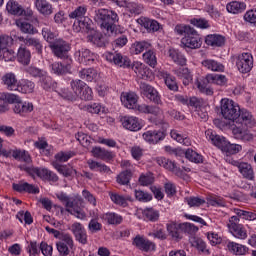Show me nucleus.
I'll use <instances>...</instances> for the list:
<instances>
[{
    "instance_id": "obj_1",
    "label": "nucleus",
    "mask_w": 256,
    "mask_h": 256,
    "mask_svg": "<svg viewBox=\"0 0 256 256\" xmlns=\"http://www.w3.org/2000/svg\"><path fill=\"white\" fill-rule=\"evenodd\" d=\"M220 109L221 115L224 117V119H228V121H233V123H236L235 127L232 129L235 139H239L244 143L253 141L255 135H253L249 129L244 128L255 127V119L249 111L241 110L239 106L235 105L233 100H229L227 98L221 100Z\"/></svg>"
},
{
    "instance_id": "obj_2",
    "label": "nucleus",
    "mask_w": 256,
    "mask_h": 256,
    "mask_svg": "<svg viewBox=\"0 0 256 256\" xmlns=\"http://www.w3.org/2000/svg\"><path fill=\"white\" fill-rule=\"evenodd\" d=\"M95 20L99 23L102 31L109 37L113 35H120L114 41V47H125L129 42L127 35L123 34V27L118 25L119 15L117 12L109 9H99L96 11Z\"/></svg>"
},
{
    "instance_id": "obj_3",
    "label": "nucleus",
    "mask_w": 256,
    "mask_h": 256,
    "mask_svg": "<svg viewBox=\"0 0 256 256\" xmlns=\"http://www.w3.org/2000/svg\"><path fill=\"white\" fill-rule=\"evenodd\" d=\"M9 104H14L13 111L25 116L33 111V103L21 101V97L13 93H0V114L9 111Z\"/></svg>"
},
{
    "instance_id": "obj_4",
    "label": "nucleus",
    "mask_w": 256,
    "mask_h": 256,
    "mask_svg": "<svg viewBox=\"0 0 256 256\" xmlns=\"http://www.w3.org/2000/svg\"><path fill=\"white\" fill-rule=\"evenodd\" d=\"M177 35H184L181 39L182 45L188 49H199L203 45L201 36L191 26L185 24H177L174 29Z\"/></svg>"
},
{
    "instance_id": "obj_5",
    "label": "nucleus",
    "mask_w": 256,
    "mask_h": 256,
    "mask_svg": "<svg viewBox=\"0 0 256 256\" xmlns=\"http://www.w3.org/2000/svg\"><path fill=\"white\" fill-rule=\"evenodd\" d=\"M209 84L224 87V85H227V77L222 74H208L201 82H197V87L204 95H213L212 88L208 87Z\"/></svg>"
},
{
    "instance_id": "obj_6",
    "label": "nucleus",
    "mask_w": 256,
    "mask_h": 256,
    "mask_svg": "<svg viewBox=\"0 0 256 256\" xmlns=\"http://www.w3.org/2000/svg\"><path fill=\"white\" fill-rule=\"evenodd\" d=\"M49 47L57 59H69V51H71V44L69 42L59 38L49 45Z\"/></svg>"
},
{
    "instance_id": "obj_7",
    "label": "nucleus",
    "mask_w": 256,
    "mask_h": 256,
    "mask_svg": "<svg viewBox=\"0 0 256 256\" xmlns=\"http://www.w3.org/2000/svg\"><path fill=\"white\" fill-rule=\"evenodd\" d=\"M226 163H230V165L237 167L239 173L242 174L244 179H248V181H255V172L253 171V166H251V164L234 160L231 157L226 158Z\"/></svg>"
},
{
    "instance_id": "obj_8",
    "label": "nucleus",
    "mask_w": 256,
    "mask_h": 256,
    "mask_svg": "<svg viewBox=\"0 0 256 256\" xmlns=\"http://www.w3.org/2000/svg\"><path fill=\"white\" fill-rule=\"evenodd\" d=\"M241 220L237 216H231L227 223V227L236 239H247V230L243 224L239 223Z\"/></svg>"
},
{
    "instance_id": "obj_9",
    "label": "nucleus",
    "mask_w": 256,
    "mask_h": 256,
    "mask_svg": "<svg viewBox=\"0 0 256 256\" xmlns=\"http://www.w3.org/2000/svg\"><path fill=\"white\" fill-rule=\"evenodd\" d=\"M11 43V37L7 35L0 36V59L4 61H15L17 54L12 49L7 48Z\"/></svg>"
},
{
    "instance_id": "obj_10",
    "label": "nucleus",
    "mask_w": 256,
    "mask_h": 256,
    "mask_svg": "<svg viewBox=\"0 0 256 256\" xmlns=\"http://www.w3.org/2000/svg\"><path fill=\"white\" fill-rule=\"evenodd\" d=\"M18 168L20 169V171H25V173L32 177V179L39 177V179H42L43 181L47 180L50 171L49 169L46 168H39L33 165L27 166L25 164L19 165Z\"/></svg>"
},
{
    "instance_id": "obj_11",
    "label": "nucleus",
    "mask_w": 256,
    "mask_h": 256,
    "mask_svg": "<svg viewBox=\"0 0 256 256\" xmlns=\"http://www.w3.org/2000/svg\"><path fill=\"white\" fill-rule=\"evenodd\" d=\"M236 66L240 73H249L253 69V55L251 53H242L238 55Z\"/></svg>"
},
{
    "instance_id": "obj_12",
    "label": "nucleus",
    "mask_w": 256,
    "mask_h": 256,
    "mask_svg": "<svg viewBox=\"0 0 256 256\" xmlns=\"http://www.w3.org/2000/svg\"><path fill=\"white\" fill-rule=\"evenodd\" d=\"M73 30L76 33H93L95 31V24L91 18L86 16L80 20L74 21Z\"/></svg>"
},
{
    "instance_id": "obj_13",
    "label": "nucleus",
    "mask_w": 256,
    "mask_h": 256,
    "mask_svg": "<svg viewBox=\"0 0 256 256\" xmlns=\"http://www.w3.org/2000/svg\"><path fill=\"white\" fill-rule=\"evenodd\" d=\"M132 245H134L136 249H139L144 253H151V251H155V247H156L151 240L141 235H136L133 238Z\"/></svg>"
},
{
    "instance_id": "obj_14",
    "label": "nucleus",
    "mask_w": 256,
    "mask_h": 256,
    "mask_svg": "<svg viewBox=\"0 0 256 256\" xmlns=\"http://www.w3.org/2000/svg\"><path fill=\"white\" fill-rule=\"evenodd\" d=\"M106 60L123 69H129V67H131V59L127 56H123L121 53L108 52L106 54Z\"/></svg>"
},
{
    "instance_id": "obj_15",
    "label": "nucleus",
    "mask_w": 256,
    "mask_h": 256,
    "mask_svg": "<svg viewBox=\"0 0 256 256\" xmlns=\"http://www.w3.org/2000/svg\"><path fill=\"white\" fill-rule=\"evenodd\" d=\"M75 58L82 65H93L97 61V54L89 49L82 48L75 53Z\"/></svg>"
},
{
    "instance_id": "obj_16",
    "label": "nucleus",
    "mask_w": 256,
    "mask_h": 256,
    "mask_svg": "<svg viewBox=\"0 0 256 256\" xmlns=\"http://www.w3.org/2000/svg\"><path fill=\"white\" fill-rule=\"evenodd\" d=\"M166 136L167 133L164 130H148L142 135L143 139L151 145H157V143H159V141H163Z\"/></svg>"
},
{
    "instance_id": "obj_17",
    "label": "nucleus",
    "mask_w": 256,
    "mask_h": 256,
    "mask_svg": "<svg viewBox=\"0 0 256 256\" xmlns=\"http://www.w3.org/2000/svg\"><path fill=\"white\" fill-rule=\"evenodd\" d=\"M156 163H158V165L160 167H164V169H167L168 171L175 173L177 177H183V175H185L183 170L181 168L177 167V164H175V162H173L165 157L157 158Z\"/></svg>"
},
{
    "instance_id": "obj_18",
    "label": "nucleus",
    "mask_w": 256,
    "mask_h": 256,
    "mask_svg": "<svg viewBox=\"0 0 256 256\" xmlns=\"http://www.w3.org/2000/svg\"><path fill=\"white\" fill-rule=\"evenodd\" d=\"M56 247L61 256L69 255V249H73V238L69 234H64L62 240L56 243Z\"/></svg>"
},
{
    "instance_id": "obj_19",
    "label": "nucleus",
    "mask_w": 256,
    "mask_h": 256,
    "mask_svg": "<svg viewBox=\"0 0 256 256\" xmlns=\"http://www.w3.org/2000/svg\"><path fill=\"white\" fill-rule=\"evenodd\" d=\"M137 101H139V96H137L135 92H126L121 95V102L127 109H135L136 111H139L140 105L137 104Z\"/></svg>"
},
{
    "instance_id": "obj_20",
    "label": "nucleus",
    "mask_w": 256,
    "mask_h": 256,
    "mask_svg": "<svg viewBox=\"0 0 256 256\" xmlns=\"http://www.w3.org/2000/svg\"><path fill=\"white\" fill-rule=\"evenodd\" d=\"M121 123L124 129H127L128 131H140L142 127L139 118L134 116H123L121 118Z\"/></svg>"
},
{
    "instance_id": "obj_21",
    "label": "nucleus",
    "mask_w": 256,
    "mask_h": 256,
    "mask_svg": "<svg viewBox=\"0 0 256 256\" xmlns=\"http://www.w3.org/2000/svg\"><path fill=\"white\" fill-rule=\"evenodd\" d=\"M2 83L5 85L8 91H17V87L19 86V81L17 80V76L13 72L6 73L2 76Z\"/></svg>"
},
{
    "instance_id": "obj_22",
    "label": "nucleus",
    "mask_w": 256,
    "mask_h": 256,
    "mask_svg": "<svg viewBox=\"0 0 256 256\" xmlns=\"http://www.w3.org/2000/svg\"><path fill=\"white\" fill-rule=\"evenodd\" d=\"M35 7L43 17L53 15V5L47 0H35Z\"/></svg>"
},
{
    "instance_id": "obj_23",
    "label": "nucleus",
    "mask_w": 256,
    "mask_h": 256,
    "mask_svg": "<svg viewBox=\"0 0 256 256\" xmlns=\"http://www.w3.org/2000/svg\"><path fill=\"white\" fill-rule=\"evenodd\" d=\"M205 135L206 138H208L213 143V145H215V147H218V149H221L222 151L225 145H227L225 137L213 133V130H206Z\"/></svg>"
},
{
    "instance_id": "obj_24",
    "label": "nucleus",
    "mask_w": 256,
    "mask_h": 256,
    "mask_svg": "<svg viewBox=\"0 0 256 256\" xmlns=\"http://www.w3.org/2000/svg\"><path fill=\"white\" fill-rule=\"evenodd\" d=\"M168 235L171 237L172 241L179 243L183 239V230H181V224L176 223L167 224Z\"/></svg>"
},
{
    "instance_id": "obj_25",
    "label": "nucleus",
    "mask_w": 256,
    "mask_h": 256,
    "mask_svg": "<svg viewBox=\"0 0 256 256\" xmlns=\"http://www.w3.org/2000/svg\"><path fill=\"white\" fill-rule=\"evenodd\" d=\"M138 23L141 27H144L148 33H155L161 29V24H159V22L149 18H139Z\"/></svg>"
},
{
    "instance_id": "obj_26",
    "label": "nucleus",
    "mask_w": 256,
    "mask_h": 256,
    "mask_svg": "<svg viewBox=\"0 0 256 256\" xmlns=\"http://www.w3.org/2000/svg\"><path fill=\"white\" fill-rule=\"evenodd\" d=\"M13 189L14 191H17V193H30L32 195H37V193H39L38 187L27 182L13 184Z\"/></svg>"
},
{
    "instance_id": "obj_27",
    "label": "nucleus",
    "mask_w": 256,
    "mask_h": 256,
    "mask_svg": "<svg viewBox=\"0 0 256 256\" xmlns=\"http://www.w3.org/2000/svg\"><path fill=\"white\" fill-rule=\"evenodd\" d=\"M16 59L21 65H29L31 63V50L25 46H20L16 54Z\"/></svg>"
},
{
    "instance_id": "obj_28",
    "label": "nucleus",
    "mask_w": 256,
    "mask_h": 256,
    "mask_svg": "<svg viewBox=\"0 0 256 256\" xmlns=\"http://www.w3.org/2000/svg\"><path fill=\"white\" fill-rule=\"evenodd\" d=\"M79 77L83 81H87L88 83H93V81H97V77H99V73L94 68H83L79 71Z\"/></svg>"
},
{
    "instance_id": "obj_29",
    "label": "nucleus",
    "mask_w": 256,
    "mask_h": 256,
    "mask_svg": "<svg viewBox=\"0 0 256 256\" xmlns=\"http://www.w3.org/2000/svg\"><path fill=\"white\" fill-rule=\"evenodd\" d=\"M51 73L54 75H67L71 73V65L69 63L63 64L61 62H54L50 65Z\"/></svg>"
},
{
    "instance_id": "obj_30",
    "label": "nucleus",
    "mask_w": 256,
    "mask_h": 256,
    "mask_svg": "<svg viewBox=\"0 0 256 256\" xmlns=\"http://www.w3.org/2000/svg\"><path fill=\"white\" fill-rule=\"evenodd\" d=\"M39 83L45 91H55L57 89V82L51 76L47 75V73H44L40 77Z\"/></svg>"
},
{
    "instance_id": "obj_31",
    "label": "nucleus",
    "mask_w": 256,
    "mask_h": 256,
    "mask_svg": "<svg viewBox=\"0 0 256 256\" xmlns=\"http://www.w3.org/2000/svg\"><path fill=\"white\" fill-rule=\"evenodd\" d=\"M16 25L22 33H25L27 35H36V33H39V31L37 30V28H35V26H33V24L25 20H16Z\"/></svg>"
},
{
    "instance_id": "obj_32",
    "label": "nucleus",
    "mask_w": 256,
    "mask_h": 256,
    "mask_svg": "<svg viewBox=\"0 0 256 256\" xmlns=\"http://www.w3.org/2000/svg\"><path fill=\"white\" fill-rule=\"evenodd\" d=\"M162 77L169 91H173L174 93H177V91H179V84L177 83V78H175V76L167 72H163Z\"/></svg>"
},
{
    "instance_id": "obj_33",
    "label": "nucleus",
    "mask_w": 256,
    "mask_h": 256,
    "mask_svg": "<svg viewBox=\"0 0 256 256\" xmlns=\"http://www.w3.org/2000/svg\"><path fill=\"white\" fill-rule=\"evenodd\" d=\"M205 43L211 47H223L225 45V37L219 34H209L205 38Z\"/></svg>"
},
{
    "instance_id": "obj_34",
    "label": "nucleus",
    "mask_w": 256,
    "mask_h": 256,
    "mask_svg": "<svg viewBox=\"0 0 256 256\" xmlns=\"http://www.w3.org/2000/svg\"><path fill=\"white\" fill-rule=\"evenodd\" d=\"M13 158L16 159V161H22L23 163H26V165H31V163H33L31 154H29V152L26 150L13 149Z\"/></svg>"
},
{
    "instance_id": "obj_35",
    "label": "nucleus",
    "mask_w": 256,
    "mask_h": 256,
    "mask_svg": "<svg viewBox=\"0 0 256 256\" xmlns=\"http://www.w3.org/2000/svg\"><path fill=\"white\" fill-rule=\"evenodd\" d=\"M168 56L170 57V59H172L174 63H176L177 65H181V67L187 65V59L177 49L170 48L168 50Z\"/></svg>"
},
{
    "instance_id": "obj_36",
    "label": "nucleus",
    "mask_w": 256,
    "mask_h": 256,
    "mask_svg": "<svg viewBox=\"0 0 256 256\" xmlns=\"http://www.w3.org/2000/svg\"><path fill=\"white\" fill-rule=\"evenodd\" d=\"M227 249L233 255H247L249 248L236 242H228Z\"/></svg>"
},
{
    "instance_id": "obj_37",
    "label": "nucleus",
    "mask_w": 256,
    "mask_h": 256,
    "mask_svg": "<svg viewBox=\"0 0 256 256\" xmlns=\"http://www.w3.org/2000/svg\"><path fill=\"white\" fill-rule=\"evenodd\" d=\"M202 65L209 71H216L218 73L225 71V66H223V64H221L217 60L206 59L202 61Z\"/></svg>"
},
{
    "instance_id": "obj_38",
    "label": "nucleus",
    "mask_w": 256,
    "mask_h": 256,
    "mask_svg": "<svg viewBox=\"0 0 256 256\" xmlns=\"http://www.w3.org/2000/svg\"><path fill=\"white\" fill-rule=\"evenodd\" d=\"M34 90L35 82L28 79H21L16 88V91H19L20 93H33Z\"/></svg>"
},
{
    "instance_id": "obj_39",
    "label": "nucleus",
    "mask_w": 256,
    "mask_h": 256,
    "mask_svg": "<svg viewBox=\"0 0 256 256\" xmlns=\"http://www.w3.org/2000/svg\"><path fill=\"white\" fill-rule=\"evenodd\" d=\"M142 57L146 65H149V67H152V69L157 67V53L155 50L148 49Z\"/></svg>"
},
{
    "instance_id": "obj_40",
    "label": "nucleus",
    "mask_w": 256,
    "mask_h": 256,
    "mask_svg": "<svg viewBox=\"0 0 256 256\" xmlns=\"http://www.w3.org/2000/svg\"><path fill=\"white\" fill-rule=\"evenodd\" d=\"M243 149V146L239 144H231V142L227 141L224 148L222 149V152L226 154L225 161H227V157H231V155H237L241 150Z\"/></svg>"
},
{
    "instance_id": "obj_41",
    "label": "nucleus",
    "mask_w": 256,
    "mask_h": 256,
    "mask_svg": "<svg viewBox=\"0 0 256 256\" xmlns=\"http://www.w3.org/2000/svg\"><path fill=\"white\" fill-rule=\"evenodd\" d=\"M109 196H110L111 201H113V203H115V205H119L120 207H127V205H129V203H127V202L133 201L131 196H122L117 193L110 192Z\"/></svg>"
},
{
    "instance_id": "obj_42",
    "label": "nucleus",
    "mask_w": 256,
    "mask_h": 256,
    "mask_svg": "<svg viewBox=\"0 0 256 256\" xmlns=\"http://www.w3.org/2000/svg\"><path fill=\"white\" fill-rule=\"evenodd\" d=\"M174 74L182 79L183 85L187 86L191 81H193V77L191 76V72H189V68H178L174 70Z\"/></svg>"
},
{
    "instance_id": "obj_43",
    "label": "nucleus",
    "mask_w": 256,
    "mask_h": 256,
    "mask_svg": "<svg viewBox=\"0 0 256 256\" xmlns=\"http://www.w3.org/2000/svg\"><path fill=\"white\" fill-rule=\"evenodd\" d=\"M246 7L247 5H245L244 2L232 1L227 4L226 9L228 13H233L234 15H237L239 13H243Z\"/></svg>"
},
{
    "instance_id": "obj_44",
    "label": "nucleus",
    "mask_w": 256,
    "mask_h": 256,
    "mask_svg": "<svg viewBox=\"0 0 256 256\" xmlns=\"http://www.w3.org/2000/svg\"><path fill=\"white\" fill-rule=\"evenodd\" d=\"M93 154V157H96V159H102V161H107V159H113V154L105 150L101 147H94L91 151Z\"/></svg>"
},
{
    "instance_id": "obj_45",
    "label": "nucleus",
    "mask_w": 256,
    "mask_h": 256,
    "mask_svg": "<svg viewBox=\"0 0 256 256\" xmlns=\"http://www.w3.org/2000/svg\"><path fill=\"white\" fill-rule=\"evenodd\" d=\"M138 111L139 113L154 115L155 117H157V115H161V108L153 105L141 104L138 106Z\"/></svg>"
},
{
    "instance_id": "obj_46",
    "label": "nucleus",
    "mask_w": 256,
    "mask_h": 256,
    "mask_svg": "<svg viewBox=\"0 0 256 256\" xmlns=\"http://www.w3.org/2000/svg\"><path fill=\"white\" fill-rule=\"evenodd\" d=\"M87 15V6H78L76 7L72 12L69 13L68 17L69 19H75V21H80L81 19H84Z\"/></svg>"
},
{
    "instance_id": "obj_47",
    "label": "nucleus",
    "mask_w": 256,
    "mask_h": 256,
    "mask_svg": "<svg viewBox=\"0 0 256 256\" xmlns=\"http://www.w3.org/2000/svg\"><path fill=\"white\" fill-rule=\"evenodd\" d=\"M190 243L192 247H195V249L200 253H209V250H207V243H205L201 238L193 236L190 238Z\"/></svg>"
},
{
    "instance_id": "obj_48",
    "label": "nucleus",
    "mask_w": 256,
    "mask_h": 256,
    "mask_svg": "<svg viewBox=\"0 0 256 256\" xmlns=\"http://www.w3.org/2000/svg\"><path fill=\"white\" fill-rule=\"evenodd\" d=\"M103 219H105L109 225H121V223H123V216L113 212L104 214Z\"/></svg>"
},
{
    "instance_id": "obj_49",
    "label": "nucleus",
    "mask_w": 256,
    "mask_h": 256,
    "mask_svg": "<svg viewBox=\"0 0 256 256\" xmlns=\"http://www.w3.org/2000/svg\"><path fill=\"white\" fill-rule=\"evenodd\" d=\"M42 36L49 45L57 41V33L53 32V29L50 26L42 28Z\"/></svg>"
},
{
    "instance_id": "obj_50",
    "label": "nucleus",
    "mask_w": 256,
    "mask_h": 256,
    "mask_svg": "<svg viewBox=\"0 0 256 256\" xmlns=\"http://www.w3.org/2000/svg\"><path fill=\"white\" fill-rule=\"evenodd\" d=\"M6 9L10 15H23V6L19 5L18 2L15 1H9L6 5Z\"/></svg>"
},
{
    "instance_id": "obj_51",
    "label": "nucleus",
    "mask_w": 256,
    "mask_h": 256,
    "mask_svg": "<svg viewBox=\"0 0 256 256\" xmlns=\"http://www.w3.org/2000/svg\"><path fill=\"white\" fill-rule=\"evenodd\" d=\"M94 34L88 35L87 39L90 43L96 45V47H105V37L99 32L93 31Z\"/></svg>"
},
{
    "instance_id": "obj_52",
    "label": "nucleus",
    "mask_w": 256,
    "mask_h": 256,
    "mask_svg": "<svg viewBox=\"0 0 256 256\" xmlns=\"http://www.w3.org/2000/svg\"><path fill=\"white\" fill-rule=\"evenodd\" d=\"M54 167L58 173L64 177H73V175H77V170L73 169V167H68L66 165H60L57 163L54 164Z\"/></svg>"
},
{
    "instance_id": "obj_53",
    "label": "nucleus",
    "mask_w": 256,
    "mask_h": 256,
    "mask_svg": "<svg viewBox=\"0 0 256 256\" xmlns=\"http://www.w3.org/2000/svg\"><path fill=\"white\" fill-rule=\"evenodd\" d=\"M131 177H133V171H131V169H127L117 176L116 181L119 185H129Z\"/></svg>"
},
{
    "instance_id": "obj_54",
    "label": "nucleus",
    "mask_w": 256,
    "mask_h": 256,
    "mask_svg": "<svg viewBox=\"0 0 256 256\" xmlns=\"http://www.w3.org/2000/svg\"><path fill=\"white\" fill-rule=\"evenodd\" d=\"M26 45L28 47H34L38 55H43V44H41V40L33 37H26Z\"/></svg>"
},
{
    "instance_id": "obj_55",
    "label": "nucleus",
    "mask_w": 256,
    "mask_h": 256,
    "mask_svg": "<svg viewBox=\"0 0 256 256\" xmlns=\"http://www.w3.org/2000/svg\"><path fill=\"white\" fill-rule=\"evenodd\" d=\"M235 214L237 215L238 219H244L245 221H256V213L247 211V210H241V209H235Z\"/></svg>"
},
{
    "instance_id": "obj_56",
    "label": "nucleus",
    "mask_w": 256,
    "mask_h": 256,
    "mask_svg": "<svg viewBox=\"0 0 256 256\" xmlns=\"http://www.w3.org/2000/svg\"><path fill=\"white\" fill-rule=\"evenodd\" d=\"M184 155L188 161H191L192 163H203V156L193 149H187L184 152Z\"/></svg>"
},
{
    "instance_id": "obj_57",
    "label": "nucleus",
    "mask_w": 256,
    "mask_h": 256,
    "mask_svg": "<svg viewBox=\"0 0 256 256\" xmlns=\"http://www.w3.org/2000/svg\"><path fill=\"white\" fill-rule=\"evenodd\" d=\"M149 47H151V44L147 42H135L131 47V51L135 55H139L143 53V51H148Z\"/></svg>"
},
{
    "instance_id": "obj_58",
    "label": "nucleus",
    "mask_w": 256,
    "mask_h": 256,
    "mask_svg": "<svg viewBox=\"0 0 256 256\" xmlns=\"http://www.w3.org/2000/svg\"><path fill=\"white\" fill-rule=\"evenodd\" d=\"M134 195L136 200L140 201V203H149V201L153 200V195L143 190H135Z\"/></svg>"
},
{
    "instance_id": "obj_59",
    "label": "nucleus",
    "mask_w": 256,
    "mask_h": 256,
    "mask_svg": "<svg viewBox=\"0 0 256 256\" xmlns=\"http://www.w3.org/2000/svg\"><path fill=\"white\" fill-rule=\"evenodd\" d=\"M143 215L144 217H146V219H148V221H152L153 223H155V221H159V211L155 210L154 208H146L143 211Z\"/></svg>"
},
{
    "instance_id": "obj_60",
    "label": "nucleus",
    "mask_w": 256,
    "mask_h": 256,
    "mask_svg": "<svg viewBox=\"0 0 256 256\" xmlns=\"http://www.w3.org/2000/svg\"><path fill=\"white\" fill-rule=\"evenodd\" d=\"M87 84L83 82L82 80H72L70 82L71 89L75 95V97H78L79 94H81V91H83V88Z\"/></svg>"
},
{
    "instance_id": "obj_61",
    "label": "nucleus",
    "mask_w": 256,
    "mask_h": 256,
    "mask_svg": "<svg viewBox=\"0 0 256 256\" xmlns=\"http://www.w3.org/2000/svg\"><path fill=\"white\" fill-rule=\"evenodd\" d=\"M139 183L142 187L153 185V183H155V177H153L152 173L141 174L139 177Z\"/></svg>"
},
{
    "instance_id": "obj_62",
    "label": "nucleus",
    "mask_w": 256,
    "mask_h": 256,
    "mask_svg": "<svg viewBox=\"0 0 256 256\" xmlns=\"http://www.w3.org/2000/svg\"><path fill=\"white\" fill-rule=\"evenodd\" d=\"M180 229L182 233H187L188 235H195L199 231L197 226L189 222L180 224Z\"/></svg>"
},
{
    "instance_id": "obj_63",
    "label": "nucleus",
    "mask_w": 256,
    "mask_h": 256,
    "mask_svg": "<svg viewBox=\"0 0 256 256\" xmlns=\"http://www.w3.org/2000/svg\"><path fill=\"white\" fill-rule=\"evenodd\" d=\"M78 97L82 99V101H91L93 99V90L87 84L83 87Z\"/></svg>"
},
{
    "instance_id": "obj_64",
    "label": "nucleus",
    "mask_w": 256,
    "mask_h": 256,
    "mask_svg": "<svg viewBox=\"0 0 256 256\" xmlns=\"http://www.w3.org/2000/svg\"><path fill=\"white\" fill-rule=\"evenodd\" d=\"M86 111L88 113L101 115V113H105V107H103L100 103H93L86 106Z\"/></svg>"
}]
</instances>
